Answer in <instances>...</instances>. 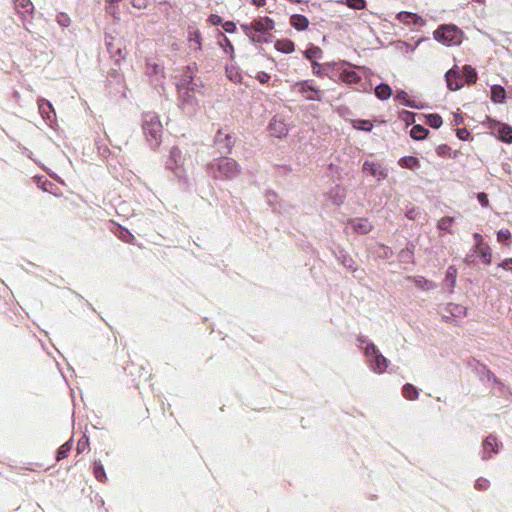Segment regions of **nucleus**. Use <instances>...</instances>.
<instances>
[{
    "label": "nucleus",
    "instance_id": "nucleus-1",
    "mask_svg": "<svg viewBox=\"0 0 512 512\" xmlns=\"http://www.w3.org/2000/svg\"><path fill=\"white\" fill-rule=\"evenodd\" d=\"M240 27L251 42L268 43L271 41L270 31L274 28V21L269 17H260Z\"/></svg>",
    "mask_w": 512,
    "mask_h": 512
},
{
    "label": "nucleus",
    "instance_id": "nucleus-2",
    "mask_svg": "<svg viewBox=\"0 0 512 512\" xmlns=\"http://www.w3.org/2000/svg\"><path fill=\"white\" fill-rule=\"evenodd\" d=\"M208 172L214 179L233 180L240 175L241 166L232 158L219 157L209 164Z\"/></svg>",
    "mask_w": 512,
    "mask_h": 512
},
{
    "label": "nucleus",
    "instance_id": "nucleus-3",
    "mask_svg": "<svg viewBox=\"0 0 512 512\" xmlns=\"http://www.w3.org/2000/svg\"><path fill=\"white\" fill-rule=\"evenodd\" d=\"M143 131L149 145L152 148H157L162 140L163 126L156 113L143 114Z\"/></svg>",
    "mask_w": 512,
    "mask_h": 512
},
{
    "label": "nucleus",
    "instance_id": "nucleus-4",
    "mask_svg": "<svg viewBox=\"0 0 512 512\" xmlns=\"http://www.w3.org/2000/svg\"><path fill=\"white\" fill-rule=\"evenodd\" d=\"M434 39L446 46L459 45L463 39V32L453 24H444L433 33Z\"/></svg>",
    "mask_w": 512,
    "mask_h": 512
},
{
    "label": "nucleus",
    "instance_id": "nucleus-5",
    "mask_svg": "<svg viewBox=\"0 0 512 512\" xmlns=\"http://www.w3.org/2000/svg\"><path fill=\"white\" fill-rule=\"evenodd\" d=\"M185 158L178 147H172L167 162L168 168L178 177V179L187 182L186 171L184 169Z\"/></svg>",
    "mask_w": 512,
    "mask_h": 512
},
{
    "label": "nucleus",
    "instance_id": "nucleus-6",
    "mask_svg": "<svg viewBox=\"0 0 512 512\" xmlns=\"http://www.w3.org/2000/svg\"><path fill=\"white\" fill-rule=\"evenodd\" d=\"M355 69L356 67L345 64V67L339 68L338 78L348 85H359V89L365 90L366 88L361 83V75ZM357 69L361 70L362 68L357 67Z\"/></svg>",
    "mask_w": 512,
    "mask_h": 512
},
{
    "label": "nucleus",
    "instance_id": "nucleus-7",
    "mask_svg": "<svg viewBox=\"0 0 512 512\" xmlns=\"http://www.w3.org/2000/svg\"><path fill=\"white\" fill-rule=\"evenodd\" d=\"M235 143L233 133L227 129H219L215 136V145L220 153L228 154L231 152Z\"/></svg>",
    "mask_w": 512,
    "mask_h": 512
},
{
    "label": "nucleus",
    "instance_id": "nucleus-8",
    "mask_svg": "<svg viewBox=\"0 0 512 512\" xmlns=\"http://www.w3.org/2000/svg\"><path fill=\"white\" fill-rule=\"evenodd\" d=\"M193 85L192 81H189L187 85L182 84L178 88L183 108L189 111L195 110L197 106Z\"/></svg>",
    "mask_w": 512,
    "mask_h": 512
},
{
    "label": "nucleus",
    "instance_id": "nucleus-9",
    "mask_svg": "<svg viewBox=\"0 0 512 512\" xmlns=\"http://www.w3.org/2000/svg\"><path fill=\"white\" fill-rule=\"evenodd\" d=\"M295 87L298 88L299 93L306 100L321 101L323 98V92L319 88L312 85L308 80L295 83Z\"/></svg>",
    "mask_w": 512,
    "mask_h": 512
},
{
    "label": "nucleus",
    "instance_id": "nucleus-10",
    "mask_svg": "<svg viewBox=\"0 0 512 512\" xmlns=\"http://www.w3.org/2000/svg\"><path fill=\"white\" fill-rule=\"evenodd\" d=\"M363 172L369 173L378 182L385 180L388 177L389 170L382 163L374 161H365L363 163Z\"/></svg>",
    "mask_w": 512,
    "mask_h": 512
},
{
    "label": "nucleus",
    "instance_id": "nucleus-11",
    "mask_svg": "<svg viewBox=\"0 0 512 512\" xmlns=\"http://www.w3.org/2000/svg\"><path fill=\"white\" fill-rule=\"evenodd\" d=\"M37 104L41 117L49 126H52L56 121V113L51 102L44 98H40L38 99Z\"/></svg>",
    "mask_w": 512,
    "mask_h": 512
},
{
    "label": "nucleus",
    "instance_id": "nucleus-12",
    "mask_svg": "<svg viewBox=\"0 0 512 512\" xmlns=\"http://www.w3.org/2000/svg\"><path fill=\"white\" fill-rule=\"evenodd\" d=\"M445 313L442 318L445 322H449L451 318H464L467 315V308L461 304L448 303L444 308Z\"/></svg>",
    "mask_w": 512,
    "mask_h": 512
},
{
    "label": "nucleus",
    "instance_id": "nucleus-13",
    "mask_svg": "<svg viewBox=\"0 0 512 512\" xmlns=\"http://www.w3.org/2000/svg\"><path fill=\"white\" fill-rule=\"evenodd\" d=\"M369 368L377 374H382L386 371L389 365V360L378 352L372 360H367Z\"/></svg>",
    "mask_w": 512,
    "mask_h": 512
},
{
    "label": "nucleus",
    "instance_id": "nucleus-14",
    "mask_svg": "<svg viewBox=\"0 0 512 512\" xmlns=\"http://www.w3.org/2000/svg\"><path fill=\"white\" fill-rule=\"evenodd\" d=\"M498 450H499V443H498L497 439L493 435L488 436L484 440L483 445H482V459L483 460L490 459L493 454L498 453Z\"/></svg>",
    "mask_w": 512,
    "mask_h": 512
},
{
    "label": "nucleus",
    "instance_id": "nucleus-15",
    "mask_svg": "<svg viewBox=\"0 0 512 512\" xmlns=\"http://www.w3.org/2000/svg\"><path fill=\"white\" fill-rule=\"evenodd\" d=\"M270 132L277 138L285 137L288 133L287 124L281 118L275 116L269 124Z\"/></svg>",
    "mask_w": 512,
    "mask_h": 512
},
{
    "label": "nucleus",
    "instance_id": "nucleus-16",
    "mask_svg": "<svg viewBox=\"0 0 512 512\" xmlns=\"http://www.w3.org/2000/svg\"><path fill=\"white\" fill-rule=\"evenodd\" d=\"M396 18L401 23L408 25V26H410V25L423 26L425 24V21L423 20L422 17H420L419 15L412 13V12L401 11L396 15Z\"/></svg>",
    "mask_w": 512,
    "mask_h": 512
},
{
    "label": "nucleus",
    "instance_id": "nucleus-17",
    "mask_svg": "<svg viewBox=\"0 0 512 512\" xmlns=\"http://www.w3.org/2000/svg\"><path fill=\"white\" fill-rule=\"evenodd\" d=\"M146 73L156 83H161L164 78L163 67L151 60L146 63Z\"/></svg>",
    "mask_w": 512,
    "mask_h": 512
},
{
    "label": "nucleus",
    "instance_id": "nucleus-18",
    "mask_svg": "<svg viewBox=\"0 0 512 512\" xmlns=\"http://www.w3.org/2000/svg\"><path fill=\"white\" fill-rule=\"evenodd\" d=\"M354 232L367 234L372 230V224L367 218H354L349 221Z\"/></svg>",
    "mask_w": 512,
    "mask_h": 512
},
{
    "label": "nucleus",
    "instance_id": "nucleus-19",
    "mask_svg": "<svg viewBox=\"0 0 512 512\" xmlns=\"http://www.w3.org/2000/svg\"><path fill=\"white\" fill-rule=\"evenodd\" d=\"M188 43L189 48L193 51H201L202 49V36L198 29L194 27L188 28Z\"/></svg>",
    "mask_w": 512,
    "mask_h": 512
},
{
    "label": "nucleus",
    "instance_id": "nucleus-20",
    "mask_svg": "<svg viewBox=\"0 0 512 512\" xmlns=\"http://www.w3.org/2000/svg\"><path fill=\"white\" fill-rule=\"evenodd\" d=\"M327 196L334 205L340 206L344 203L346 198V189L340 185H336L328 192Z\"/></svg>",
    "mask_w": 512,
    "mask_h": 512
},
{
    "label": "nucleus",
    "instance_id": "nucleus-21",
    "mask_svg": "<svg viewBox=\"0 0 512 512\" xmlns=\"http://www.w3.org/2000/svg\"><path fill=\"white\" fill-rule=\"evenodd\" d=\"M358 342L360 348L363 350L364 355L367 357L368 360H372L373 357L380 352L377 347L374 345V343L370 342L363 336L358 337Z\"/></svg>",
    "mask_w": 512,
    "mask_h": 512
},
{
    "label": "nucleus",
    "instance_id": "nucleus-22",
    "mask_svg": "<svg viewBox=\"0 0 512 512\" xmlns=\"http://www.w3.org/2000/svg\"><path fill=\"white\" fill-rule=\"evenodd\" d=\"M408 280L423 291L434 290L437 285L423 276H410Z\"/></svg>",
    "mask_w": 512,
    "mask_h": 512
},
{
    "label": "nucleus",
    "instance_id": "nucleus-23",
    "mask_svg": "<svg viewBox=\"0 0 512 512\" xmlns=\"http://www.w3.org/2000/svg\"><path fill=\"white\" fill-rule=\"evenodd\" d=\"M14 3L18 14L22 16L30 15L34 10L33 4L30 0H14Z\"/></svg>",
    "mask_w": 512,
    "mask_h": 512
},
{
    "label": "nucleus",
    "instance_id": "nucleus-24",
    "mask_svg": "<svg viewBox=\"0 0 512 512\" xmlns=\"http://www.w3.org/2000/svg\"><path fill=\"white\" fill-rule=\"evenodd\" d=\"M445 78L447 87L452 91L458 90L462 85L458 81L459 77L457 71L453 68L446 72Z\"/></svg>",
    "mask_w": 512,
    "mask_h": 512
},
{
    "label": "nucleus",
    "instance_id": "nucleus-25",
    "mask_svg": "<svg viewBox=\"0 0 512 512\" xmlns=\"http://www.w3.org/2000/svg\"><path fill=\"white\" fill-rule=\"evenodd\" d=\"M506 99V91L500 85H493L491 87V100L496 104L504 103Z\"/></svg>",
    "mask_w": 512,
    "mask_h": 512
},
{
    "label": "nucleus",
    "instance_id": "nucleus-26",
    "mask_svg": "<svg viewBox=\"0 0 512 512\" xmlns=\"http://www.w3.org/2000/svg\"><path fill=\"white\" fill-rule=\"evenodd\" d=\"M290 24L297 30L299 31H302V30H305L308 25H309V21L308 19L303 16V15H299V14H294L291 16L290 18Z\"/></svg>",
    "mask_w": 512,
    "mask_h": 512
},
{
    "label": "nucleus",
    "instance_id": "nucleus-27",
    "mask_svg": "<svg viewBox=\"0 0 512 512\" xmlns=\"http://www.w3.org/2000/svg\"><path fill=\"white\" fill-rule=\"evenodd\" d=\"M399 165L410 170H416L420 167V161L414 156H404L399 159Z\"/></svg>",
    "mask_w": 512,
    "mask_h": 512
},
{
    "label": "nucleus",
    "instance_id": "nucleus-28",
    "mask_svg": "<svg viewBox=\"0 0 512 512\" xmlns=\"http://www.w3.org/2000/svg\"><path fill=\"white\" fill-rule=\"evenodd\" d=\"M499 138L506 143H512V127L507 124H500L497 129Z\"/></svg>",
    "mask_w": 512,
    "mask_h": 512
},
{
    "label": "nucleus",
    "instance_id": "nucleus-29",
    "mask_svg": "<svg viewBox=\"0 0 512 512\" xmlns=\"http://www.w3.org/2000/svg\"><path fill=\"white\" fill-rule=\"evenodd\" d=\"M456 280L457 269L454 266H449L445 275V283L449 286L450 292H453V289L456 285Z\"/></svg>",
    "mask_w": 512,
    "mask_h": 512
},
{
    "label": "nucleus",
    "instance_id": "nucleus-30",
    "mask_svg": "<svg viewBox=\"0 0 512 512\" xmlns=\"http://www.w3.org/2000/svg\"><path fill=\"white\" fill-rule=\"evenodd\" d=\"M115 235L124 242L132 243L134 240L133 234L126 228L117 226L114 230Z\"/></svg>",
    "mask_w": 512,
    "mask_h": 512
},
{
    "label": "nucleus",
    "instance_id": "nucleus-31",
    "mask_svg": "<svg viewBox=\"0 0 512 512\" xmlns=\"http://www.w3.org/2000/svg\"><path fill=\"white\" fill-rule=\"evenodd\" d=\"M428 130L421 125H414L410 130V136L414 140H423L428 135Z\"/></svg>",
    "mask_w": 512,
    "mask_h": 512
},
{
    "label": "nucleus",
    "instance_id": "nucleus-32",
    "mask_svg": "<svg viewBox=\"0 0 512 512\" xmlns=\"http://www.w3.org/2000/svg\"><path fill=\"white\" fill-rule=\"evenodd\" d=\"M375 94L380 100H387L392 94L391 88L387 84H380L375 88Z\"/></svg>",
    "mask_w": 512,
    "mask_h": 512
},
{
    "label": "nucleus",
    "instance_id": "nucleus-33",
    "mask_svg": "<svg viewBox=\"0 0 512 512\" xmlns=\"http://www.w3.org/2000/svg\"><path fill=\"white\" fill-rule=\"evenodd\" d=\"M402 394L406 399L415 400L419 396L418 389L412 384H405L402 389Z\"/></svg>",
    "mask_w": 512,
    "mask_h": 512
},
{
    "label": "nucleus",
    "instance_id": "nucleus-34",
    "mask_svg": "<svg viewBox=\"0 0 512 512\" xmlns=\"http://www.w3.org/2000/svg\"><path fill=\"white\" fill-rule=\"evenodd\" d=\"M275 47L282 53H292L294 51V44L289 40L277 41Z\"/></svg>",
    "mask_w": 512,
    "mask_h": 512
},
{
    "label": "nucleus",
    "instance_id": "nucleus-35",
    "mask_svg": "<svg viewBox=\"0 0 512 512\" xmlns=\"http://www.w3.org/2000/svg\"><path fill=\"white\" fill-rule=\"evenodd\" d=\"M93 473L97 480H99L101 482L106 481V479H107L106 473H105L104 467L100 461L94 462Z\"/></svg>",
    "mask_w": 512,
    "mask_h": 512
},
{
    "label": "nucleus",
    "instance_id": "nucleus-36",
    "mask_svg": "<svg viewBox=\"0 0 512 512\" xmlns=\"http://www.w3.org/2000/svg\"><path fill=\"white\" fill-rule=\"evenodd\" d=\"M72 449V440L65 442L57 451L56 460L60 461L68 456Z\"/></svg>",
    "mask_w": 512,
    "mask_h": 512
},
{
    "label": "nucleus",
    "instance_id": "nucleus-37",
    "mask_svg": "<svg viewBox=\"0 0 512 512\" xmlns=\"http://www.w3.org/2000/svg\"><path fill=\"white\" fill-rule=\"evenodd\" d=\"M426 122L435 129L441 127L443 123L441 116L436 113L426 115Z\"/></svg>",
    "mask_w": 512,
    "mask_h": 512
},
{
    "label": "nucleus",
    "instance_id": "nucleus-38",
    "mask_svg": "<svg viewBox=\"0 0 512 512\" xmlns=\"http://www.w3.org/2000/svg\"><path fill=\"white\" fill-rule=\"evenodd\" d=\"M339 2L355 10H362L366 7L365 0H340Z\"/></svg>",
    "mask_w": 512,
    "mask_h": 512
},
{
    "label": "nucleus",
    "instance_id": "nucleus-39",
    "mask_svg": "<svg viewBox=\"0 0 512 512\" xmlns=\"http://www.w3.org/2000/svg\"><path fill=\"white\" fill-rule=\"evenodd\" d=\"M322 50L317 46H311L305 51V57L311 62L315 61L316 59H319L321 57Z\"/></svg>",
    "mask_w": 512,
    "mask_h": 512
},
{
    "label": "nucleus",
    "instance_id": "nucleus-40",
    "mask_svg": "<svg viewBox=\"0 0 512 512\" xmlns=\"http://www.w3.org/2000/svg\"><path fill=\"white\" fill-rule=\"evenodd\" d=\"M463 73L465 75L466 81L469 84L475 83L477 80V73L474 68H472L470 65H465L463 67Z\"/></svg>",
    "mask_w": 512,
    "mask_h": 512
},
{
    "label": "nucleus",
    "instance_id": "nucleus-41",
    "mask_svg": "<svg viewBox=\"0 0 512 512\" xmlns=\"http://www.w3.org/2000/svg\"><path fill=\"white\" fill-rule=\"evenodd\" d=\"M353 127L358 130L371 131L373 124L369 120H355L353 121Z\"/></svg>",
    "mask_w": 512,
    "mask_h": 512
},
{
    "label": "nucleus",
    "instance_id": "nucleus-42",
    "mask_svg": "<svg viewBox=\"0 0 512 512\" xmlns=\"http://www.w3.org/2000/svg\"><path fill=\"white\" fill-rule=\"evenodd\" d=\"M399 258L404 263H410L413 260V248L406 247L399 253Z\"/></svg>",
    "mask_w": 512,
    "mask_h": 512
},
{
    "label": "nucleus",
    "instance_id": "nucleus-43",
    "mask_svg": "<svg viewBox=\"0 0 512 512\" xmlns=\"http://www.w3.org/2000/svg\"><path fill=\"white\" fill-rule=\"evenodd\" d=\"M453 221H454V218H452V217H443L438 221L437 227L440 230L448 231L450 226L452 225Z\"/></svg>",
    "mask_w": 512,
    "mask_h": 512
},
{
    "label": "nucleus",
    "instance_id": "nucleus-44",
    "mask_svg": "<svg viewBox=\"0 0 512 512\" xmlns=\"http://www.w3.org/2000/svg\"><path fill=\"white\" fill-rule=\"evenodd\" d=\"M484 261V263L486 264H490L491 263V258H492V253H491V249L490 247L486 246L484 248H479L477 249Z\"/></svg>",
    "mask_w": 512,
    "mask_h": 512
},
{
    "label": "nucleus",
    "instance_id": "nucleus-45",
    "mask_svg": "<svg viewBox=\"0 0 512 512\" xmlns=\"http://www.w3.org/2000/svg\"><path fill=\"white\" fill-rule=\"evenodd\" d=\"M107 47H108L109 52L113 56H118L117 61L125 58V54L123 53V51L120 47L114 48V45L111 42H107Z\"/></svg>",
    "mask_w": 512,
    "mask_h": 512
},
{
    "label": "nucleus",
    "instance_id": "nucleus-46",
    "mask_svg": "<svg viewBox=\"0 0 512 512\" xmlns=\"http://www.w3.org/2000/svg\"><path fill=\"white\" fill-rule=\"evenodd\" d=\"M56 20H57V23L63 28H66V27L70 26V24H71V19L66 13H59L57 15Z\"/></svg>",
    "mask_w": 512,
    "mask_h": 512
},
{
    "label": "nucleus",
    "instance_id": "nucleus-47",
    "mask_svg": "<svg viewBox=\"0 0 512 512\" xmlns=\"http://www.w3.org/2000/svg\"><path fill=\"white\" fill-rule=\"evenodd\" d=\"M341 262L346 268L352 271H355L357 269L354 260L348 255H343L341 258Z\"/></svg>",
    "mask_w": 512,
    "mask_h": 512
},
{
    "label": "nucleus",
    "instance_id": "nucleus-48",
    "mask_svg": "<svg viewBox=\"0 0 512 512\" xmlns=\"http://www.w3.org/2000/svg\"><path fill=\"white\" fill-rule=\"evenodd\" d=\"M511 238V232L508 229H500L497 232V241L506 242Z\"/></svg>",
    "mask_w": 512,
    "mask_h": 512
},
{
    "label": "nucleus",
    "instance_id": "nucleus-49",
    "mask_svg": "<svg viewBox=\"0 0 512 512\" xmlns=\"http://www.w3.org/2000/svg\"><path fill=\"white\" fill-rule=\"evenodd\" d=\"M489 486L490 482L486 478H478L475 482V488L480 491L488 489Z\"/></svg>",
    "mask_w": 512,
    "mask_h": 512
},
{
    "label": "nucleus",
    "instance_id": "nucleus-50",
    "mask_svg": "<svg viewBox=\"0 0 512 512\" xmlns=\"http://www.w3.org/2000/svg\"><path fill=\"white\" fill-rule=\"evenodd\" d=\"M223 43H221L225 53L232 54L234 52L233 45L231 44L230 40L223 34H221Z\"/></svg>",
    "mask_w": 512,
    "mask_h": 512
},
{
    "label": "nucleus",
    "instance_id": "nucleus-51",
    "mask_svg": "<svg viewBox=\"0 0 512 512\" xmlns=\"http://www.w3.org/2000/svg\"><path fill=\"white\" fill-rule=\"evenodd\" d=\"M131 5L139 10L145 9L148 6V0H131Z\"/></svg>",
    "mask_w": 512,
    "mask_h": 512
},
{
    "label": "nucleus",
    "instance_id": "nucleus-52",
    "mask_svg": "<svg viewBox=\"0 0 512 512\" xmlns=\"http://www.w3.org/2000/svg\"><path fill=\"white\" fill-rule=\"evenodd\" d=\"M477 200L483 207L489 206V200H488V196L486 193H484V192L478 193Z\"/></svg>",
    "mask_w": 512,
    "mask_h": 512
},
{
    "label": "nucleus",
    "instance_id": "nucleus-53",
    "mask_svg": "<svg viewBox=\"0 0 512 512\" xmlns=\"http://www.w3.org/2000/svg\"><path fill=\"white\" fill-rule=\"evenodd\" d=\"M222 27L227 33H233L236 31V25L232 21H226L222 23Z\"/></svg>",
    "mask_w": 512,
    "mask_h": 512
},
{
    "label": "nucleus",
    "instance_id": "nucleus-54",
    "mask_svg": "<svg viewBox=\"0 0 512 512\" xmlns=\"http://www.w3.org/2000/svg\"><path fill=\"white\" fill-rule=\"evenodd\" d=\"M88 447V438L86 437H83L82 439H80L77 443V452L78 453H81L82 451H84L86 448Z\"/></svg>",
    "mask_w": 512,
    "mask_h": 512
},
{
    "label": "nucleus",
    "instance_id": "nucleus-55",
    "mask_svg": "<svg viewBox=\"0 0 512 512\" xmlns=\"http://www.w3.org/2000/svg\"><path fill=\"white\" fill-rule=\"evenodd\" d=\"M211 25L218 26L222 25V18L219 15L211 14L208 18Z\"/></svg>",
    "mask_w": 512,
    "mask_h": 512
},
{
    "label": "nucleus",
    "instance_id": "nucleus-56",
    "mask_svg": "<svg viewBox=\"0 0 512 512\" xmlns=\"http://www.w3.org/2000/svg\"><path fill=\"white\" fill-rule=\"evenodd\" d=\"M405 216L410 220H414L418 216V211L412 207L411 209L407 210Z\"/></svg>",
    "mask_w": 512,
    "mask_h": 512
},
{
    "label": "nucleus",
    "instance_id": "nucleus-57",
    "mask_svg": "<svg viewBox=\"0 0 512 512\" xmlns=\"http://www.w3.org/2000/svg\"><path fill=\"white\" fill-rule=\"evenodd\" d=\"M457 136L461 140H466L469 136V132L465 128H461L457 130Z\"/></svg>",
    "mask_w": 512,
    "mask_h": 512
},
{
    "label": "nucleus",
    "instance_id": "nucleus-58",
    "mask_svg": "<svg viewBox=\"0 0 512 512\" xmlns=\"http://www.w3.org/2000/svg\"><path fill=\"white\" fill-rule=\"evenodd\" d=\"M257 79L260 83H266L270 79V76L265 72H261L257 75Z\"/></svg>",
    "mask_w": 512,
    "mask_h": 512
},
{
    "label": "nucleus",
    "instance_id": "nucleus-59",
    "mask_svg": "<svg viewBox=\"0 0 512 512\" xmlns=\"http://www.w3.org/2000/svg\"><path fill=\"white\" fill-rule=\"evenodd\" d=\"M396 99L403 101V103H405L406 100H408V94L405 91L401 90V91L397 92Z\"/></svg>",
    "mask_w": 512,
    "mask_h": 512
},
{
    "label": "nucleus",
    "instance_id": "nucleus-60",
    "mask_svg": "<svg viewBox=\"0 0 512 512\" xmlns=\"http://www.w3.org/2000/svg\"><path fill=\"white\" fill-rule=\"evenodd\" d=\"M473 237H474V239L476 241L475 248L479 249L481 247V245H482L483 238H482V236L479 233H474Z\"/></svg>",
    "mask_w": 512,
    "mask_h": 512
},
{
    "label": "nucleus",
    "instance_id": "nucleus-61",
    "mask_svg": "<svg viewBox=\"0 0 512 512\" xmlns=\"http://www.w3.org/2000/svg\"><path fill=\"white\" fill-rule=\"evenodd\" d=\"M510 264H512V258L504 259L501 263H499V267L503 269H508Z\"/></svg>",
    "mask_w": 512,
    "mask_h": 512
},
{
    "label": "nucleus",
    "instance_id": "nucleus-62",
    "mask_svg": "<svg viewBox=\"0 0 512 512\" xmlns=\"http://www.w3.org/2000/svg\"><path fill=\"white\" fill-rule=\"evenodd\" d=\"M312 66H313V72H314V74H316V75H320V74H321V72H320V69H319V67H320L319 63H318V62H316V61H313V62H312Z\"/></svg>",
    "mask_w": 512,
    "mask_h": 512
},
{
    "label": "nucleus",
    "instance_id": "nucleus-63",
    "mask_svg": "<svg viewBox=\"0 0 512 512\" xmlns=\"http://www.w3.org/2000/svg\"><path fill=\"white\" fill-rule=\"evenodd\" d=\"M447 149L448 147L446 145H440L436 148V152L438 155H443Z\"/></svg>",
    "mask_w": 512,
    "mask_h": 512
},
{
    "label": "nucleus",
    "instance_id": "nucleus-64",
    "mask_svg": "<svg viewBox=\"0 0 512 512\" xmlns=\"http://www.w3.org/2000/svg\"><path fill=\"white\" fill-rule=\"evenodd\" d=\"M405 106L407 107H410V108H418V106L411 100H406V102L404 103Z\"/></svg>",
    "mask_w": 512,
    "mask_h": 512
}]
</instances>
